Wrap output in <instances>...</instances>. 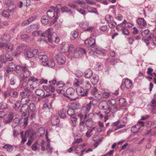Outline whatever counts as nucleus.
Returning a JSON list of instances; mask_svg holds the SVG:
<instances>
[{
    "instance_id": "nucleus-2",
    "label": "nucleus",
    "mask_w": 156,
    "mask_h": 156,
    "mask_svg": "<svg viewBox=\"0 0 156 156\" xmlns=\"http://www.w3.org/2000/svg\"><path fill=\"white\" fill-rule=\"evenodd\" d=\"M32 35L35 36H40L46 37V38L38 39V41H44L47 42L48 41L50 42H52L55 41L57 44L59 41V37L53 32V29L51 28H48L43 33L41 31H34L32 33Z\"/></svg>"
},
{
    "instance_id": "nucleus-10",
    "label": "nucleus",
    "mask_w": 156,
    "mask_h": 156,
    "mask_svg": "<svg viewBox=\"0 0 156 156\" xmlns=\"http://www.w3.org/2000/svg\"><path fill=\"white\" fill-rule=\"evenodd\" d=\"M68 51L69 53H72L74 54V56L75 58L79 57V56L77 55V49L76 46L73 45H70L68 47Z\"/></svg>"
},
{
    "instance_id": "nucleus-56",
    "label": "nucleus",
    "mask_w": 156,
    "mask_h": 156,
    "mask_svg": "<svg viewBox=\"0 0 156 156\" xmlns=\"http://www.w3.org/2000/svg\"><path fill=\"white\" fill-rule=\"evenodd\" d=\"M23 121V122L24 125L26 126L28 124V118H22L21 121Z\"/></svg>"
},
{
    "instance_id": "nucleus-53",
    "label": "nucleus",
    "mask_w": 156,
    "mask_h": 156,
    "mask_svg": "<svg viewBox=\"0 0 156 156\" xmlns=\"http://www.w3.org/2000/svg\"><path fill=\"white\" fill-rule=\"evenodd\" d=\"M104 139L103 137L99 138L94 144V146L95 147H96L101 142L103 139Z\"/></svg>"
},
{
    "instance_id": "nucleus-25",
    "label": "nucleus",
    "mask_w": 156,
    "mask_h": 156,
    "mask_svg": "<svg viewBox=\"0 0 156 156\" xmlns=\"http://www.w3.org/2000/svg\"><path fill=\"white\" fill-rule=\"evenodd\" d=\"M75 91L72 88H69L66 90V94L68 95L72 96L75 93Z\"/></svg>"
},
{
    "instance_id": "nucleus-22",
    "label": "nucleus",
    "mask_w": 156,
    "mask_h": 156,
    "mask_svg": "<svg viewBox=\"0 0 156 156\" xmlns=\"http://www.w3.org/2000/svg\"><path fill=\"white\" fill-rule=\"evenodd\" d=\"M51 121L52 125L58 126L60 120L58 118H52Z\"/></svg>"
},
{
    "instance_id": "nucleus-39",
    "label": "nucleus",
    "mask_w": 156,
    "mask_h": 156,
    "mask_svg": "<svg viewBox=\"0 0 156 156\" xmlns=\"http://www.w3.org/2000/svg\"><path fill=\"white\" fill-rule=\"evenodd\" d=\"M119 104L122 107L126 105V101L123 98H121L119 100Z\"/></svg>"
},
{
    "instance_id": "nucleus-35",
    "label": "nucleus",
    "mask_w": 156,
    "mask_h": 156,
    "mask_svg": "<svg viewBox=\"0 0 156 156\" xmlns=\"http://www.w3.org/2000/svg\"><path fill=\"white\" fill-rule=\"evenodd\" d=\"M8 115L9 117H13L18 116L17 114L13 111H9Z\"/></svg>"
},
{
    "instance_id": "nucleus-7",
    "label": "nucleus",
    "mask_w": 156,
    "mask_h": 156,
    "mask_svg": "<svg viewBox=\"0 0 156 156\" xmlns=\"http://www.w3.org/2000/svg\"><path fill=\"white\" fill-rule=\"evenodd\" d=\"M55 58L57 62L59 65H62L64 64L66 61L65 57L61 53L56 55Z\"/></svg>"
},
{
    "instance_id": "nucleus-42",
    "label": "nucleus",
    "mask_w": 156,
    "mask_h": 156,
    "mask_svg": "<svg viewBox=\"0 0 156 156\" xmlns=\"http://www.w3.org/2000/svg\"><path fill=\"white\" fill-rule=\"evenodd\" d=\"M89 23L87 22H85L83 23H81L80 25V27L83 29H85L88 26Z\"/></svg>"
},
{
    "instance_id": "nucleus-31",
    "label": "nucleus",
    "mask_w": 156,
    "mask_h": 156,
    "mask_svg": "<svg viewBox=\"0 0 156 156\" xmlns=\"http://www.w3.org/2000/svg\"><path fill=\"white\" fill-rule=\"evenodd\" d=\"M60 47L61 49L62 52H65L67 50V48H68V44H66L65 43H62Z\"/></svg>"
},
{
    "instance_id": "nucleus-33",
    "label": "nucleus",
    "mask_w": 156,
    "mask_h": 156,
    "mask_svg": "<svg viewBox=\"0 0 156 156\" xmlns=\"http://www.w3.org/2000/svg\"><path fill=\"white\" fill-rule=\"evenodd\" d=\"M78 33L77 31H74L72 32L71 33L70 38L71 39L73 40V39L76 38L78 36Z\"/></svg>"
},
{
    "instance_id": "nucleus-27",
    "label": "nucleus",
    "mask_w": 156,
    "mask_h": 156,
    "mask_svg": "<svg viewBox=\"0 0 156 156\" xmlns=\"http://www.w3.org/2000/svg\"><path fill=\"white\" fill-rule=\"evenodd\" d=\"M35 93L36 95L40 97H43L44 95V92L42 89H38L35 91Z\"/></svg>"
},
{
    "instance_id": "nucleus-8",
    "label": "nucleus",
    "mask_w": 156,
    "mask_h": 156,
    "mask_svg": "<svg viewBox=\"0 0 156 156\" xmlns=\"http://www.w3.org/2000/svg\"><path fill=\"white\" fill-rule=\"evenodd\" d=\"M38 79L35 78L33 77H31L29 79V81H32V83L30 84V86L31 88L33 90H34L35 88L39 86V83L36 82L37 81H38Z\"/></svg>"
},
{
    "instance_id": "nucleus-17",
    "label": "nucleus",
    "mask_w": 156,
    "mask_h": 156,
    "mask_svg": "<svg viewBox=\"0 0 156 156\" xmlns=\"http://www.w3.org/2000/svg\"><path fill=\"white\" fill-rule=\"evenodd\" d=\"M36 17L35 16H33L30 17L29 19L24 21L22 23V25L23 26L28 25L30 23L32 22L33 20L35 19Z\"/></svg>"
},
{
    "instance_id": "nucleus-34",
    "label": "nucleus",
    "mask_w": 156,
    "mask_h": 156,
    "mask_svg": "<svg viewBox=\"0 0 156 156\" xmlns=\"http://www.w3.org/2000/svg\"><path fill=\"white\" fill-rule=\"evenodd\" d=\"M58 114L59 117H66V111L63 109H61L58 111Z\"/></svg>"
},
{
    "instance_id": "nucleus-41",
    "label": "nucleus",
    "mask_w": 156,
    "mask_h": 156,
    "mask_svg": "<svg viewBox=\"0 0 156 156\" xmlns=\"http://www.w3.org/2000/svg\"><path fill=\"white\" fill-rule=\"evenodd\" d=\"M77 55L79 57L80 55H79V54L80 52L81 53V54H86V51L85 49L83 48H80L79 49V51L77 50Z\"/></svg>"
},
{
    "instance_id": "nucleus-30",
    "label": "nucleus",
    "mask_w": 156,
    "mask_h": 156,
    "mask_svg": "<svg viewBox=\"0 0 156 156\" xmlns=\"http://www.w3.org/2000/svg\"><path fill=\"white\" fill-rule=\"evenodd\" d=\"M9 95L12 96L14 97H17L18 94V92L15 91L13 89H11L9 92Z\"/></svg>"
},
{
    "instance_id": "nucleus-26",
    "label": "nucleus",
    "mask_w": 156,
    "mask_h": 156,
    "mask_svg": "<svg viewBox=\"0 0 156 156\" xmlns=\"http://www.w3.org/2000/svg\"><path fill=\"white\" fill-rule=\"evenodd\" d=\"M85 125L86 126L89 127L92 126L93 125V122L91 118H88L85 120Z\"/></svg>"
},
{
    "instance_id": "nucleus-28",
    "label": "nucleus",
    "mask_w": 156,
    "mask_h": 156,
    "mask_svg": "<svg viewBox=\"0 0 156 156\" xmlns=\"http://www.w3.org/2000/svg\"><path fill=\"white\" fill-rule=\"evenodd\" d=\"M31 135H30V137L28 140L27 142V144L28 146H30L31 145L34 138V135H35V134L32 133Z\"/></svg>"
},
{
    "instance_id": "nucleus-59",
    "label": "nucleus",
    "mask_w": 156,
    "mask_h": 156,
    "mask_svg": "<svg viewBox=\"0 0 156 156\" xmlns=\"http://www.w3.org/2000/svg\"><path fill=\"white\" fill-rule=\"evenodd\" d=\"M119 59L115 58H112L110 60V64L114 65L118 62Z\"/></svg>"
},
{
    "instance_id": "nucleus-44",
    "label": "nucleus",
    "mask_w": 156,
    "mask_h": 156,
    "mask_svg": "<svg viewBox=\"0 0 156 156\" xmlns=\"http://www.w3.org/2000/svg\"><path fill=\"white\" fill-rule=\"evenodd\" d=\"M47 141L48 142L47 144L46 149L47 150L48 152H49L51 153L52 151V148L50 147V142L48 139H47Z\"/></svg>"
},
{
    "instance_id": "nucleus-9",
    "label": "nucleus",
    "mask_w": 156,
    "mask_h": 156,
    "mask_svg": "<svg viewBox=\"0 0 156 156\" xmlns=\"http://www.w3.org/2000/svg\"><path fill=\"white\" fill-rule=\"evenodd\" d=\"M76 92L79 95L86 96L87 94V90L84 91V89L80 87H78L76 88Z\"/></svg>"
},
{
    "instance_id": "nucleus-20",
    "label": "nucleus",
    "mask_w": 156,
    "mask_h": 156,
    "mask_svg": "<svg viewBox=\"0 0 156 156\" xmlns=\"http://www.w3.org/2000/svg\"><path fill=\"white\" fill-rule=\"evenodd\" d=\"M92 83L94 85L97 84L99 81V77L97 75H94L91 80Z\"/></svg>"
},
{
    "instance_id": "nucleus-63",
    "label": "nucleus",
    "mask_w": 156,
    "mask_h": 156,
    "mask_svg": "<svg viewBox=\"0 0 156 156\" xmlns=\"http://www.w3.org/2000/svg\"><path fill=\"white\" fill-rule=\"evenodd\" d=\"M30 27L31 29H37L39 27V25L38 23L36 24H33L30 26Z\"/></svg>"
},
{
    "instance_id": "nucleus-61",
    "label": "nucleus",
    "mask_w": 156,
    "mask_h": 156,
    "mask_svg": "<svg viewBox=\"0 0 156 156\" xmlns=\"http://www.w3.org/2000/svg\"><path fill=\"white\" fill-rule=\"evenodd\" d=\"M16 77L13 76L10 79V84L11 85H14L16 83Z\"/></svg>"
},
{
    "instance_id": "nucleus-19",
    "label": "nucleus",
    "mask_w": 156,
    "mask_h": 156,
    "mask_svg": "<svg viewBox=\"0 0 156 156\" xmlns=\"http://www.w3.org/2000/svg\"><path fill=\"white\" fill-rule=\"evenodd\" d=\"M94 105V104L93 103V102L91 101L87 104L86 105L84 106L83 108V109L84 110H85L86 111H89L91 108V106Z\"/></svg>"
},
{
    "instance_id": "nucleus-55",
    "label": "nucleus",
    "mask_w": 156,
    "mask_h": 156,
    "mask_svg": "<svg viewBox=\"0 0 156 156\" xmlns=\"http://www.w3.org/2000/svg\"><path fill=\"white\" fill-rule=\"evenodd\" d=\"M8 105L5 103H3L0 106V109H7L8 108Z\"/></svg>"
},
{
    "instance_id": "nucleus-64",
    "label": "nucleus",
    "mask_w": 156,
    "mask_h": 156,
    "mask_svg": "<svg viewBox=\"0 0 156 156\" xmlns=\"http://www.w3.org/2000/svg\"><path fill=\"white\" fill-rule=\"evenodd\" d=\"M150 31L148 30H145L141 32V34L143 36H146L149 34Z\"/></svg>"
},
{
    "instance_id": "nucleus-49",
    "label": "nucleus",
    "mask_w": 156,
    "mask_h": 156,
    "mask_svg": "<svg viewBox=\"0 0 156 156\" xmlns=\"http://www.w3.org/2000/svg\"><path fill=\"white\" fill-rule=\"evenodd\" d=\"M29 108L30 110L32 112H34L36 109V106L35 104L32 103L30 104L29 106Z\"/></svg>"
},
{
    "instance_id": "nucleus-3",
    "label": "nucleus",
    "mask_w": 156,
    "mask_h": 156,
    "mask_svg": "<svg viewBox=\"0 0 156 156\" xmlns=\"http://www.w3.org/2000/svg\"><path fill=\"white\" fill-rule=\"evenodd\" d=\"M52 8H54V11L49 10L47 12V15L49 18H53V20L50 22L51 25L53 24L56 21L58 18V14L59 12L58 8L52 7Z\"/></svg>"
},
{
    "instance_id": "nucleus-58",
    "label": "nucleus",
    "mask_w": 156,
    "mask_h": 156,
    "mask_svg": "<svg viewBox=\"0 0 156 156\" xmlns=\"http://www.w3.org/2000/svg\"><path fill=\"white\" fill-rule=\"evenodd\" d=\"M12 118H5L3 120L4 122L6 123H9L11 122L12 120Z\"/></svg>"
},
{
    "instance_id": "nucleus-12",
    "label": "nucleus",
    "mask_w": 156,
    "mask_h": 156,
    "mask_svg": "<svg viewBox=\"0 0 156 156\" xmlns=\"http://www.w3.org/2000/svg\"><path fill=\"white\" fill-rule=\"evenodd\" d=\"M38 57L43 66L44 65V63L46 62L48 60V57L47 55L41 53L38 55Z\"/></svg>"
},
{
    "instance_id": "nucleus-4",
    "label": "nucleus",
    "mask_w": 156,
    "mask_h": 156,
    "mask_svg": "<svg viewBox=\"0 0 156 156\" xmlns=\"http://www.w3.org/2000/svg\"><path fill=\"white\" fill-rule=\"evenodd\" d=\"M5 4L8 8V10L11 13L15 12L16 6L13 0H6Z\"/></svg>"
},
{
    "instance_id": "nucleus-23",
    "label": "nucleus",
    "mask_w": 156,
    "mask_h": 156,
    "mask_svg": "<svg viewBox=\"0 0 156 156\" xmlns=\"http://www.w3.org/2000/svg\"><path fill=\"white\" fill-rule=\"evenodd\" d=\"M48 17L45 15L43 16L41 18V22L43 24L46 25H47L49 22V20Z\"/></svg>"
},
{
    "instance_id": "nucleus-40",
    "label": "nucleus",
    "mask_w": 156,
    "mask_h": 156,
    "mask_svg": "<svg viewBox=\"0 0 156 156\" xmlns=\"http://www.w3.org/2000/svg\"><path fill=\"white\" fill-rule=\"evenodd\" d=\"M38 145V142L37 141H36L32 146L31 149L32 150L34 151H36L38 149L37 146Z\"/></svg>"
},
{
    "instance_id": "nucleus-43",
    "label": "nucleus",
    "mask_w": 156,
    "mask_h": 156,
    "mask_svg": "<svg viewBox=\"0 0 156 156\" xmlns=\"http://www.w3.org/2000/svg\"><path fill=\"white\" fill-rule=\"evenodd\" d=\"M67 112L68 114L70 116H72L75 114L74 109L72 108H69L68 109Z\"/></svg>"
},
{
    "instance_id": "nucleus-60",
    "label": "nucleus",
    "mask_w": 156,
    "mask_h": 156,
    "mask_svg": "<svg viewBox=\"0 0 156 156\" xmlns=\"http://www.w3.org/2000/svg\"><path fill=\"white\" fill-rule=\"evenodd\" d=\"M103 68V66L102 64H98L96 66V69L98 71H100Z\"/></svg>"
},
{
    "instance_id": "nucleus-5",
    "label": "nucleus",
    "mask_w": 156,
    "mask_h": 156,
    "mask_svg": "<svg viewBox=\"0 0 156 156\" xmlns=\"http://www.w3.org/2000/svg\"><path fill=\"white\" fill-rule=\"evenodd\" d=\"M13 47V45L10 43H5L0 42V48H3L7 52L12 51Z\"/></svg>"
},
{
    "instance_id": "nucleus-38",
    "label": "nucleus",
    "mask_w": 156,
    "mask_h": 156,
    "mask_svg": "<svg viewBox=\"0 0 156 156\" xmlns=\"http://www.w3.org/2000/svg\"><path fill=\"white\" fill-rule=\"evenodd\" d=\"M10 12L8 10H4L2 13V16L8 18L10 16Z\"/></svg>"
},
{
    "instance_id": "nucleus-57",
    "label": "nucleus",
    "mask_w": 156,
    "mask_h": 156,
    "mask_svg": "<svg viewBox=\"0 0 156 156\" xmlns=\"http://www.w3.org/2000/svg\"><path fill=\"white\" fill-rule=\"evenodd\" d=\"M121 29H122V33L127 35H128L129 34L128 30L126 28H123V27H121Z\"/></svg>"
},
{
    "instance_id": "nucleus-50",
    "label": "nucleus",
    "mask_w": 156,
    "mask_h": 156,
    "mask_svg": "<svg viewBox=\"0 0 156 156\" xmlns=\"http://www.w3.org/2000/svg\"><path fill=\"white\" fill-rule=\"evenodd\" d=\"M25 66H17L16 67V71L18 73H20L21 72V69L22 70V68L25 67Z\"/></svg>"
},
{
    "instance_id": "nucleus-16",
    "label": "nucleus",
    "mask_w": 156,
    "mask_h": 156,
    "mask_svg": "<svg viewBox=\"0 0 156 156\" xmlns=\"http://www.w3.org/2000/svg\"><path fill=\"white\" fill-rule=\"evenodd\" d=\"M22 70L23 71V79L27 78L29 76L30 73L27 67L25 66V67H23Z\"/></svg>"
},
{
    "instance_id": "nucleus-62",
    "label": "nucleus",
    "mask_w": 156,
    "mask_h": 156,
    "mask_svg": "<svg viewBox=\"0 0 156 156\" xmlns=\"http://www.w3.org/2000/svg\"><path fill=\"white\" fill-rule=\"evenodd\" d=\"M108 23V26L111 28H113L115 27V25H117V23H116L115 22L112 23V21Z\"/></svg>"
},
{
    "instance_id": "nucleus-6",
    "label": "nucleus",
    "mask_w": 156,
    "mask_h": 156,
    "mask_svg": "<svg viewBox=\"0 0 156 156\" xmlns=\"http://www.w3.org/2000/svg\"><path fill=\"white\" fill-rule=\"evenodd\" d=\"M99 108L100 109L103 110H106L105 112V114H108L110 112V110L108 106V103L105 101H102L99 103Z\"/></svg>"
},
{
    "instance_id": "nucleus-48",
    "label": "nucleus",
    "mask_w": 156,
    "mask_h": 156,
    "mask_svg": "<svg viewBox=\"0 0 156 156\" xmlns=\"http://www.w3.org/2000/svg\"><path fill=\"white\" fill-rule=\"evenodd\" d=\"M6 71V73L7 74H9V73L12 71H13L15 69H14V68L13 67H9L8 66H7L5 69Z\"/></svg>"
},
{
    "instance_id": "nucleus-37",
    "label": "nucleus",
    "mask_w": 156,
    "mask_h": 156,
    "mask_svg": "<svg viewBox=\"0 0 156 156\" xmlns=\"http://www.w3.org/2000/svg\"><path fill=\"white\" fill-rule=\"evenodd\" d=\"M126 22V20H124L123 22L122 23L119 24H118V25H117V26L116 27V29L118 30H120L121 29H120V27H123L124 26V25H125V24Z\"/></svg>"
},
{
    "instance_id": "nucleus-18",
    "label": "nucleus",
    "mask_w": 156,
    "mask_h": 156,
    "mask_svg": "<svg viewBox=\"0 0 156 156\" xmlns=\"http://www.w3.org/2000/svg\"><path fill=\"white\" fill-rule=\"evenodd\" d=\"M92 71L90 69L86 70L84 72V76L87 78H89L92 76L93 75Z\"/></svg>"
},
{
    "instance_id": "nucleus-54",
    "label": "nucleus",
    "mask_w": 156,
    "mask_h": 156,
    "mask_svg": "<svg viewBox=\"0 0 156 156\" xmlns=\"http://www.w3.org/2000/svg\"><path fill=\"white\" fill-rule=\"evenodd\" d=\"M5 57L6 58V61H11L13 59L12 57L8 54H6L5 55Z\"/></svg>"
},
{
    "instance_id": "nucleus-45",
    "label": "nucleus",
    "mask_w": 156,
    "mask_h": 156,
    "mask_svg": "<svg viewBox=\"0 0 156 156\" xmlns=\"http://www.w3.org/2000/svg\"><path fill=\"white\" fill-rule=\"evenodd\" d=\"M21 105V103L20 102L17 101L15 103L14 106L13 107L16 110L18 109L19 107H20Z\"/></svg>"
},
{
    "instance_id": "nucleus-29",
    "label": "nucleus",
    "mask_w": 156,
    "mask_h": 156,
    "mask_svg": "<svg viewBox=\"0 0 156 156\" xmlns=\"http://www.w3.org/2000/svg\"><path fill=\"white\" fill-rule=\"evenodd\" d=\"M140 127L138 126V124L135 125L131 128V131L133 133H136L139 130Z\"/></svg>"
},
{
    "instance_id": "nucleus-14",
    "label": "nucleus",
    "mask_w": 156,
    "mask_h": 156,
    "mask_svg": "<svg viewBox=\"0 0 156 156\" xmlns=\"http://www.w3.org/2000/svg\"><path fill=\"white\" fill-rule=\"evenodd\" d=\"M137 22L140 27L142 28L147 26L146 22L143 18L138 19L137 20Z\"/></svg>"
},
{
    "instance_id": "nucleus-32",
    "label": "nucleus",
    "mask_w": 156,
    "mask_h": 156,
    "mask_svg": "<svg viewBox=\"0 0 156 156\" xmlns=\"http://www.w3.org/2000/svg\"><path fill=\"white\" fill-rule=\"evenodd\" d=\"M3 148L6 149L7 151L8 152L11 151L13 149V147L9 144H5Z\"/></svg>"
},
{
    "instance_id": "nucleus-1",
    "label": "nucleus",
    "mask_w": 156,
    "mask_h": 156,
    "mask_svg": "<svg viewBox=\"0 0 156 156\" xmlns=\"http://www.w3.org/2000/svg\"><path fill=\"white\" fill-rule=\"evenodd\" d=\"M31 92L26 87L24 90L20 93L22 101H24L25 103L22 107L20 112L23 116H27L29 114V110L28 109V105H27L30 101H34L36 99L34 95L31 94Z\"/></svg>"
},
{
    "instance_id": "nucleus-46",
    "label": "nucleus",
    "mask_w": 156,
    "mask_h": 156,
    "mask_svg": "<svg viewBox=\"0 0 156 156\" xmlns=\"http://www.w3.org/2000/svg\"><path fill=\"white\" fill-rule=\"evenodd\" d=\"M28 85V83L25 81H22L20 84V87L21 88L25 87Z\"/></svg>"
},
{
    "instance_id": "nucleus-51",
    "label": "nucleus",
    "mask_w": 156,
    "mask_h": 156,
    "mask_svg": "<svg viewBox=\"0 0 156 156\" xmlns=\"http://www.w3.org/2000/svg\"><path fill=\"white\" fill-rule=\"evenodd\" d=\"M105 20L108 23L113 20V18L109 15H107L105 17Z\"/></svg>"
},
{
    "instance_id": "nucleus-52",
    "label": "nucleus",
    "mask_w": 156,
    "mask_h": 156,
    "mask_svg": "<svg viewBox=\"0 0 156 156\" xmlns=\"http://www.w3.org/2000/svg\"><path fill=\"white\" fill-rule=\"evenodd\" d=\"M95 129V127H93L92 129L88 130L86 133V136L87 137L90 136L92 134H91V133Z\"/></svg>"
},
{
    "instance_id": "nucleus-13",
    "label": "nucleus",
    "mask_w": 156,
    "mask_h": 156,
    "mask_svg": "<svg viewBox=\"0 0 156 156\" xmlns=\"http://www.w3.org/2000/svg\"><path fill=\"white\" fill-rule=\"evenodd\" d=\"M85 44L90 45L92 48H93L95 44V40L94 39L90 37L85 41Z\"/></svg>"
},
{
    "instance_id": "nucleus-36",
    "label": "nucleus",
    "mask_w": 156,
    "mask_h": 156,
    "mask_svg": "<svg viewBox=\"0 0 156 156\" xmlns=\"http://www.w3.org/2000/svg\"><path fill=\"white\" fill-rule=\"evenodd\" d=\"M61 10L62 12H66L71 13H72V11L70 9H69L68 7L66 6L62 7L61 8Z\"/></svg>"
},
{
    "instance_id": "nucleus-11",
    "label": "nucleus",
    "mask_w": 156,
    "mask_h": 156,
    "mask_svg": "<svg viewBox=\"0 0 156 156\" xmlns=\"http://www.w3.org/2000/svg\"><path fill=\"white\" fill-rule=\"evenodd\" d=\"M38 52V50L35 49L32 51H29L25 52L24 55L26 57L31 58L34 57L37 53Z\"/></svg>"
},
{
    "instance_id": "nucleus-24",
    "label": "nucleus",
    "mask_w": 156,
    "mask_h": 156,
    "mask_svg": "<svg viewBox=\"0 0 156 156\" xmlns=\"http://www.w3.org/2000/svg\"><path fill=\"white\" fill-rule=\"evenodd\" d=\"M94 48V52H95L97 54H102L103 53V50L97 46H94L93 47Z\"/></svg>"
},
{
    "instance_id": "nucleus-47",
    "label": "nucleus",
    "mask_w": 156,
    "mask_h": 156,
    "mask_svg": "<svg viewBox=\"0 0 156 156\" xmlns=\"http://www.w3.org/2000/svg\"><path fill=\"white\" fill-rule=\"evenodd\" d=\"M85 87L86 90H87L88 91V90L90 89L91 88V85L90 83L87 81H85Z\"/></svg>"
},
{
    "instance_id": "nucleus-21",
    "label": "nucleus",
    "mask_w": 156,
    "mask_h": 156,
    "mask_svg": "<svg viewBox=\"0 0 156 156\" xmlns=\"http://www.w3.org/2000/svg\"><path fill=\"white\" fill-rule=\"evenodd\" d=\"M124 84L125 87L127 89H129L131 87L132 85V82L128 79H126L125 81Z\"/></svg>"
},
{
    "instance_id": "nucleus-15",
    "label": "nucleus",
    "mask_w": 156,
    "mask_h": 156,
    "mask_svg": "<svg viewBox=\"0 0 156 156\" xmlns=\"http://www.w3.org/2000/svg\"><path fill=\"white\" fill-rule=\"evenodd\" d=\"M44 66H48L51 68H53L55 66V63L52 59H48V61L46 63H44Z\"/></svg>"
}]
</instances>
